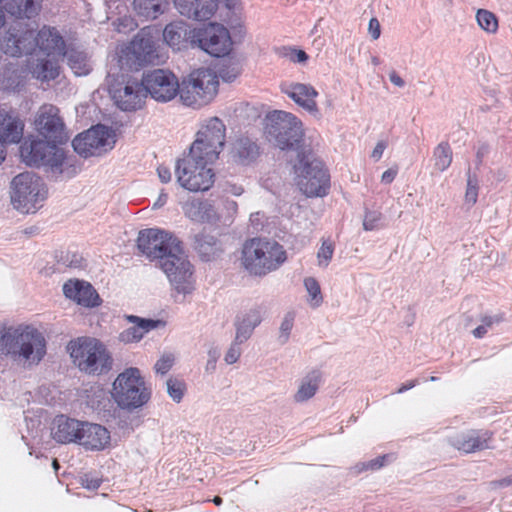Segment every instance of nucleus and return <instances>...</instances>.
<instances>
[{
	"instance_id": "obj_1",
	"label": "nucleus",
	"mask_w": 512,
	"mask_h": 512,
	"mask_svg": "<svg viewBox=\"0 0 512 512\" xmlns=\"http://www.w3.org/2000/svg\"><path fill=\"white\" fill-rule=\"evenodd\" d=\"M271 123L270 133L276 137L278 146L284 149L298 148L302 139V122L292 113L274 111L268 115ZM296 183L308 197L325 196L330 188V176L324 164L315 157L311 149H297L293 164Z\"/></svg>"
},
{
	"instance_id": "obj_2",
	"label": "nucleus",
	"mask_w": 512,
	"mask_h": 512,
	"mask_svg": "<svg viewBox=\"0 0 512 512\" xmlns=\"http://www.w3.org/2000/svg\"><path fill=\"white\" fill-rule=\"evenodd\" d=\"M137 247L150 260L160 261L161 269L177 293L185 295L195 289L193 266L182 242L174 234L158 228L141 230Z\"/></svg>"
},
{
	"instance_id": "obj_3",
	"label": "nucleus",
	"mask_w": 512,
	"mask_h": 512,
	"mask_svg": "<svg viewBox=\"0 0 512 512\" xmlns=\"http://www.w3.org/2000/svg\"><path fill=\"white\" fill-rule=\"evenodd\" d=\"M66 48V42L56 27L43 25L35 34L24 20L11 21L0 38V49L12 57L32 53L47 57L64 56Z\"/></svg>"
},
{
	"instance_id": "obj_4",
	"label": "nucleus",
	"mask_w": 512,
	"mask_h": 512,
	"mask_svg": "<svg viewBox=\"0 0 512 512\" xmlns=\"http://www.w3.org/2000/svg\"><path fill=\"white\" fill-rule=\"evenodd\" d=\"M287 251L274 239L253 237L241 248L240 265L251 276L264 277L287 261Z\"/></svg>"
},
{
	"instance_id": "obj_5",
	"label": "nucleus",
	"mask_w": 512,
	"mask_h": 512,
	"mask_svg": "<svg viewBox=\"0 0 512 512\" xmlns=\"http://www.w3.org/2000/svg\"><path fill=\"white\" fill-rule=\"evenodd\" d=\"M116 60L121 70H139L149 65H159L165 62L156 38L150 28H143L134 38L118 47Z\"/></svg>"
},
{
	"instance_id": "obj_6",
	"label": "nucleus",
	"mask_w": 512,
	"mask_h": 512,
	"mask_svg": "<svg viewBox=\"0 0 512 512\" xmlns=\"http://www.w3.org/2000/svg\"><path fill=\"white\" fill-rule=\"evenodd\" d=\"M73 363L80 371L89 375H101L112 367V357L106 346L98 339L79 337L68 344Z\"/></svg>"
},
{
	"instance_id": "obj_7",
	"label": "nucleus",
	"mask_w": 512,
	"mask_h": 512,
	"mask_svg": "<svg viewBox=\"0 0 512 512\" xmlns=\"http://www.w3.org/2000/svg\"><path fill=\"white\" fill-rule=\"evenodd\" d=\"M151 388L147 385L141 372L130 367L118 374L112 385L111 395L122 409H137L145 405L151 398Z\"/></svg>"
},
{
	"instance_id": "obj_8",
	"label": "nucleus",
	"mask_w": 512,
	"mask_h": 512,
	"mask_svg": "<svg viewBox=\"0 0 512 512\" xmlns=\"http://www.w3.org/2000/svg\"><path fill=\"white\" fill-rule=\"evenodd\" d=\"M218 75L210 68H199L190 72L181 83V102L192 108L209 104L217 95Z\"/></svg>"
},
{
	"instance_id": "obj_9",
	"label": "nucleus",
	"mask_w": 512,
	"mask_h": 512,
	"mask_svg": "<svg viewBox=\"0 0 512 512\" xmlns=\"http://www.w3.org/2000/svg\"><path fill=\"white\" fill-rule=\"evenodd\" d=\"M47 194L45 183L33 172H23L12 179L11 201L21 213H35L43 206Z\"/></svg>"
},
{
	"instance_id": "obj_10",
	"label": "nucleus",
	"mask_w": 512,
	"mask_h": 512,
	"mask_svg": "<svg viewBox=\"0 0 512 512\" xmlns=\"http://www.w3.org/2000/svg\"><path fill=\"white\" fill-rule=\"evenodd\" d=\"M22 161L28 166H44L53 174H62L68 164L63 149L49 140L29 137L20 146Z\"/></svg>"
},
{
	"instance_id": "obj_11",
	"label": "nucleus",
	"mask_w": 512,
	"mask_h": 512,
	"mask_svg": "<svg viewBox=\"0 0 512 512\" xmlns=\"http://www.w3.org/2000/svg\"><path fill=\"white\" fill-rule=\"evenodd\" d=\"M19 344V355L24 359L38 363L46 353V340L41 332L31 326L19 329H8L1 333L3 347L9 352L12 343Z\"/></svg>"
},
{
	"instance_id": "obj_12",
	"label": "nucleus",
	"mask_w": 512,
	"mask_h": 512,
	"mask_svg": "<svg viewBox=\"0 0 512 512\" xmlns=\"http://www.w3.org/2000/svg\"><path fill=\"white\" fill-rule=\"evenodd\" d=\"M176 175L180 185L192 192L208 191L215 182V172L210 164L191 158L177 162Z\"/></svg>"
},
{
	"instance_id": "obj_13",
	"label": "nucleus",
	"mask_w": 512,
	"mask_h": 512,
	"mask_svg": "<svg viewBox=\"0 0 512 512\" xmlns=\"http://www.w3.org/2000/svg\"><path fill=\"white\" fill-rule=\"evenodd\" d=\"M192 46L199 47L211 56L224 57L231 52L233 42L226 27L219 23H209L201 28H195Z\"/></svg>"
},
{
	"instance_id": "obj_14",
	"label": "nucleus",
	"mask_w": 512,
	"mask_h": 512,
	"mask_svg": "<svg viewBox=\"0 0 512 512\" xmlns=\"http://www.w3.org/2000/svg\"><path fill=\"white\" fill-rule=\"evenodd\" d=\"M146 95L158 102H169L181 94V84L177 76L164 69H155L142 77Z\"/></svg>"
},
{
	"instance_id": "obj_15",
	"label": "nucleus",
	"mask_w": 512,
	"mask_h": 512,
	"mask_svg": "<svg viewBox=\"0 0 512 512\" xmlns=\"http://www.w3.org/2000/svg\"><path fill=\"white\" fill-rule=\"evenodd\" d=\"M35 128L39 135L52 143L62 144L68 140L60 110L53 104H43L39 108L35 118Z\"/></svg>"
},
{
	"instance_id": "obj_16",
	"label": "nucleus",
	"mask_w": 512,
	"mask_h": 512,
	"mask_svg": "<svg viewBox=\"0 0 512 512\" xmlns=\"http://www.w3.org/2000/svg\"><path fill=\"white\" fill-rule=\"evenodd\" d=\"M113 144L112 135L103 125L94 126L80 133L72 141L74 150L85 158L101 155L111 149Z\"/></svg>"
},
{
	"instance_id": "obj_17",
	"label": "nucleus",
	"mask_w": 512,
	"mask_h": 512,
	"mask_svg": "<svg viewBox=\"0 0 512 512\" xmlns=\"http://www.w3.org/2000/svg\"><path fill=\"white\" fill-rule=\"evenodd\" d=\"M116 105L123 111H135L142 108L147 97L143 79L127 78L111 90Z\"/></svg>"
},
{
	"instance_id": "obj_18",
	"label": "nucleus",
	"mask_w": 512,
	"mask_h": 512,
	"mask_svg": "<svg viewBox=\"0 0 512 512\" xmlns=\"http://www.w3.org/2000/svg\"><path fill=\"white\" fill-rule=\"evenodd\" d=\"M494 433L484 429L461 431L449 438V444L464 454L491 449Z\"/></svg>"
},
{
	"instance_id": "obj_19",
	"label": "nucleus",
	"mask_w": 512,
	"mask_h": 512,
	"mask_svg": "<svg viewBox=\"0 0 512 512\" xmlns=\"http://www.w3.org/2000/svg\"><path fill=\"white\" fill-rule=\"evenodd\" d=\"M43 0H0V28L5 26L7 12L12 21L36 18L42 10Z\"/></svg>"
},
{
	"instance_id": "obj_20",
	"label": "nucleus",
	"mask_w": 512,
	"mask_h": 512,
	"mask_svg": "<svg viewBox=\"0 0 512 512\" xmlns=\"http://www.w3.org/2000/svg\"><path fill=\"white\" fill-rule=\"evenodd\" d=\"M282 93L291 98L297 105L310 113L318 112L316 98L317 90L310 84L298 82H283L280 85Z\"/></svg>"
},
{
	"instance_id": "obj_21",
	"label": "nucleus",
	"mask_w": 512,
	"mask_h": 512,
	"mask_svg": "<svg viewBox=\"0 0 512 512\" xmlns=\"http://www.w3.org/2000/svg\"><path fill=\"white\" fill-rule=\"evenodd\" d=\"M63 292L67 298L84 307H96L101 304L97 291L85 281L69 280L64 284Z\"/></svg>"
},
{
	"instance_id": "obj_22",
	"label": "nucleus",
	"mask_w": 512,
	"mask_h": 512,
	"mask_svg": "<svg viewBox=\"0 0 512 512\" xmlns=\"http://www.w3.org/2000/svg\"><path fill=\"white\" fill-rule=\"evenodd\" d=\"M180 14L194 20L210 19L218 8V0H174Z\"/></svg>"
},
{
	"instance_id": "obj_23",
	"label": "nucleus",
	"mask_w": 512,
	"mask_h": 512,
	"mask_svg": "<svg viewBox=\"0 0 512 512\" xmlns=\"http://www.w3.org/2000/svg\"><path fill=\"white\" fill-rule=\"evenodd\" d=\"M79 444L87 450H103L110 444V432L99 424L82 423Z\"/></svg>"
},
{
	"instance_id": "obj_24",
	"label": "nucleus",
	"mask_w": 512,
	"mask_h": 512,
	"mask_svg": "<svg viewBox=\"0 0 512 512\" xmlns=\"http://www.w3.org/2000/svg\"><path fill=\"white\" fill-rule=\"evenodd\" d=\"M81 426L82 422L59 415L53 421L51 435L55 441L61 444L79 443Z\"/></svg>"
},
{
	"instance_id": "obj_25",
	"label": "nucleus",
	"mask_w": 512,
	"mask_h": 512,
	"mask_svg": "<svg viewBox=\"0 0 512 512\" xmlns=\"http://www.w3.org/2000/svg\"><path fill=\"white\" fill-rule=\"evenodd\" d=\"M194 29H190L189 25L184 21H174L166 25L163 30L164 41L175 50H181L192 45V34Z\"/></svg>"
},
{
	"instance_id": "obj_26",
	"label": "nucleus",
	"mask_w": 512,
	"mask_h": 512,
	"mask_svg": "<svg viewBox=\"0 0 512 512\" xmlns=\"http://www.w3.org/2000/svg\"><path fill=\"white\" fill-rule=\"evenodd\" d=\"M197 145L211 143L224 148L226 141V126L218 117L208 119L199 129L196 135Z\"/></svg>"
},
{
	"instance_id": "obj_27",
	"label": "nucleus",
	"mask_w": 512,
	"mask_h": 512,
	"mask_svg": "<svg viewBox=\"0 0 512 512\" xmlns=\"http://www.w3.org/2000/svg\"><path fill=\"white\" fill-rule=\"evenodd\" d=\"M126 319L135 325L119 334V340L125 344L139 342L147 332L157 328L161 323L159 320L144 319L134 315L126 316Z\"/></svg>"
},
{
	"instance_id": "obj_28",
	"label": "nucleus",
	"mask_w": 512,
	"mask_h": 512,
	"mask_svg": "<svg viewBox=\"0 0 512 512\" xmlns=\"http://www.w3.org/2000/svg\"><path fill=\"white\" fill-rule=\"evenodd\" d=\"M24 123L16 115L0 114V139L1 144L19 143L23 137Z\"/></svg>"
},
{
	"instance_id": "obj_29",
	"label": "nucleus",
	"mask_w": 512,
	"mask_h": 512,
	"mask_svg": "<svg viewBox=\"0 0 512 512\" xmlns=\"http://www.w3.org/2000/svg\"><path fill=\"white\" fill-rule=\"evenodd\" d=\"M261 308L256 307L237 316L236 341H246L257 325L261 323Z\"/></svg>"
},
{
	"instance_id": "obj_30",
	"label": "nucleus",
	"mask_w": 512,
	"mask_h": 512,
	"mask_svg": "<svg viewBox=\"0 0 512 512\" xmlns=\"http://www.w3.org/2000/svg\"><path fill=\"white\" fill-rule=\"evenodd\" d=\"M63 56L38 57L37 62L31 67L34 78L41 81L56 79L60 74L59 60Z\"/></svg>"
},
{
	"instance_id": "obj_31",
	"label": "nucleus",
	"mask_w": 512,
	"mask_h": 512,
	"mask_svg": "<svg viewBox=\"0 0 512 512\" xmlns=\"http://www.w3.org/2000/svg\"><path fill=\"white\" fill-rule=\"evenodd\" d=\"M233 158L240 164H248L259 155V147L248 137H239L232 146Z\"/></svg>"
},
{
	"instance_id": "obj_32",
	"label": "nucleus",
	"mask_w": 512,
	"mask_h": 512,
	"mask_svg": "<svg viewBox=\"0 0 512 512\" xmlns=\"http://www.w3.org/2000/svg\"><path fill=\"white\" fill-rule=\"evenodd\" d=\"M168 7L169 0H133L135 12L146 20L157 19Z\"/></svg>"
},
{
	"instance_id": "obj_33",
	"label": "nucleus",
	"mask_w": 512,
	"mask_h": 512,
	"mask_svg": "<svg viewBox=\"0 0 512 512\" xmlns=\"http://www.w3.org/2000/svg\"><path fill=\"white\" fill-rule=\"evenodd\" d=\"M195 249L203 260L209 261L219 252L220 246L216 236L204 229L195 236Z\"/></svg>"
},
{
	"instance_id": "obj_34",
	"label": "nucleus",
	"mask_w": 512,
	"mask_h": 512,
	"mask_svg": "<svg viewBox=\"0 0 512 512\" xmlns=\"http://www.w3.org/2000/svg\"><path fill=\"white\" fill-rule=\"evenodd\" d=\"M222 150L223 148L213 145L211 143L202 142V144L197 145L196 138L190 147V153L187 158H191L212 165L214 162L218 160Z\"/></svg>"
},
{
	"instance_id": "obj_35",
	"label": "nucleus",
	"mask_w": 512,
	"mask_h": 512,
	"mask_svg": "<svg viewBox=\"0 0 512 512\" xmlns=\"http://www.w3.org/2000/svg\"><path fill=\"white\" fill-rule=\"evenodd\" d=\"M64 57H67L68 65L75 75L83 76L90 72V66L85 53L74 48H66Z\"/></svg>"
},
{
	"instance_id": "obj_36",
	"label": "nucleus",
	"mask_w": 512,
	"mask_h": 512,
	"mask_svg": "<svg viewBox=\"0 0 512 512\" xmlns=\"http://www.w3.org/2000/svg\"><path fill=\"white\" fill-rule=\"evenodd\" d=\"M321 380V374L317 371H313L303 380L297 393L295 394V400L302 402L313 397L318 390L319 383Z\"/></svg>"
},
{
	"instance_id": "obj_37",
	"label": "nucleus",
	"mask_w": 512,
	"mask_h": 512,
	"mask_svg": "<svg viewBox=\"0 0 512 512\" xmlns=\"http://www.w3.org/2000/svg\"><path fill=\"white\" fill-rule=\"evenodd\" d=\"M435 167L445 171L452 163V150L448 142H441L434 150Z\"/></svg>"
},
{
	"instance_id": "obj_38",
	"label": "nucleus",
	"mask_w": 512,
	"mask_h": 512,
	"mask_svg": "<svg viewBox=\"0 0 512 512\" xmlns=\"http://www.w3.org/2000/svg\"><path fill=\"white\" fill-rule=\"evenodd\" d=\"M304 286L309 294L308 302L311 307L317 308L323 302V296L318 281L313 277L305 278Z\"/></svg>"
},
{
	"instance_id": "obj_39",
	"label": "nucleus",
	"mask_w": 512,
	"mask_h": 512,
	"mask_svg": "<svg viewBox=\"0 0 512 512\" xmlns=\"http://www.w3.org/2000/svg\"><path fill=\"white\" fill-rule=\"evenodd\" d=\"M504 320L503 314H498L495 316L484 315L481 316L480 321L481 324L477 326L473 331L472 335L476 339H481L485 337L488 333V330L493 327L494 324H498Z\"/></svg>"
},
{
	"instance_id": "obj_40",
	"label": "nucleus",
	"mask_w": 512,
	"mask_h": 512,
	"mask_svg": "<svg viewBox=\"0 0 512 512\" xmlns=\"http://www.w3.org/2000/svg\"><path fill=\"white\" fill-rule=\"evenodd\" d=\"M476 19L479 26L489 33H495L498 29V19L490 11L479 9L476 14Z\"/></svg>"
},
{
	"instance_id": "obj_41",
	"label": "nucleus",
	"mask_w": 512,
	"mask_h": 512,
	"mask_svg": "<svg viewBox=\"0 0 512 512\" xmlns=\"http://www.w3.org/2000/svg\"><path fill=\"white\" fill-rule=\"evenodd\" d=\"M167 392L175 402L179 403L186 392V384L181 379L171 377L167 380Z\"/></svg>"
},
{
	"instance_id": "obj_42",
	"label": "nucleus",
	"mask_w": 512,
	"mask_h": 512,
	"mask_svg": "<svg viewBox=\"0 0 512 512\" xmlns=\"http://www.w3.org/2000/svg\"><path fill=\"white\" fill-rule=\"evenodd\" d=\"M334 254V243L329 240H323L321 247L317 252V260L319 266H328Z\"/></svg>"
},
{
	"instance_id": "obj_43",
	"label": "nucleus",
	"mask_w": 512,
	"mask_h": 512,
	"mask_svg": "<svg viewBox=\"0 0 512 512\" xmlns=\"http://www.w3.org/2000/svg\"><path fill=\"white\" fill-rule=\"evenodd\" d=\"M382 214L377 211H369L365 213L363 220V228L366 231H372L380 227Z\"/></svg>"
},
{
	"instance_id": "obj_44",
	"label": "nucleus",
	"mask_w": 512,
	"mask_h": 512,
	"mask_svg": "<svg viewBox=\"0 0 512 512\" xmlns=\"http://www.w3.org/2000/svg\"><path fill=\"white\" fill-rule=\"evenodd\" d=\"M174 365V356L172 354L162 355L154 365L157 374L165 375Z\"/></svg>"
},
{
	"instance_id": "obj_45",
	"label": "nucleus",
	"mask_w": 512,
	"mask_h": 512,
	"mask_svg": "<svg viewBox=\"0 0 512 512\" xmlns=\"http://www.w3.org/2000/svg\"><path fill=\"white\" fill-rule=\"evenodd\" d=\"M477 199H478L477 180L475 178H472L471 176H469L468 180H467V188H466V192H465V201L470 205H474L477 202Z\"/></svg>"
},
{
	"instance_id": "obj_46",
	"label": "nucleus",
	"mask_w": 512,
	"mask_h": 512,
	"mask_svg": "<svg viewBox=\"0 0 512 512\" xmlns=\"http://www.w3.org/2000/svg\"><path fill=\"white\" fill-rule=\"evenodd\" d=\"M294 319H295V314L293 312H289L285 315V317L281 323L280 333H281V337H283L284 341H286L289 337V334L294 325Z\"/></svg>"
},
{
	"instance_id": "obj_47",
	"label": "nucleus",
	"mask_w": 512,
	"mask_h": 512,
	"mask_svg": "<svg viewBox=\"0 0 512 512\" xmlns=\"http://www.w3.org/2000/svg\"><path fill=\"white\" fill-rule=\"evenodd\" d=\"M239 344H241V343L239 341L235 340V342L231 345V347L229 348V350L227 351V353L225 355L226 363L233 364V363L237 362V360L239 359V357L241 355V351L238 346Z\"/></svg>"
},
{
	"instance_id": "obj_48",
	"label": "nucleus",
	"mask_w": 512,
	"mask_h": 512,
	"mask_svg": "<svg viewBox=\"0 0 512 512\" xmlns=\"http://www.w3.org/2000/svg\"><path fill=\"white\" fill-rule=\"evenodd\" d=\"M136 28V23L131 17H124L118 19V23L116 24V29L118 32H127L132 31Z\"/></svg>"
},
{
	"instance_id": "obj_49",
	"label": "nucleus",
	"mask_w": 512,
	"mask_h": 512,
	"mask_svg": "<svg viewBox=\"0 0 512 512\" xmlns=\"http://www.w3.org/2000/svg\"><path fill=\"white\" fill-rule=\"evenodd\" d=\"M387 455L379 456L373 460H370L369 462L363 464V469L365 470H377L384 466L385 461L387 459Z\"/></svg>"
},
{
	"instance_id": "obj_50",
	"label": "nucleus",
	"mask_w": 512,
	"mask_h": 512,
	"mask_svg": "<svg viewBox=\"0 0 512 512\" xmlns=\"http://www.w3.org/2000/svg\"><path fill=\"white\" fill-rule=\"evenodd\" d=\"M369 33L374 40H377L381 34V26L377 18H371L368 27Z\"/></svg>"
},
{
	"instance_id": "obj_51",
	"label": "nucleus",
	"mask_w": 512,
	"mask_h": 512,
	"mask_svg": "<svg viewBox=\"0 0 512 512\" xmlns=\"http://www.w3.org/2000/svg\"><path fill=\"white\" fill-rule=\"evenodd\" d=\"M239 74V69L236 67H232L231 71H229V67L222 68L220 71V76L224 81L231 82L233 81Z\"/></svg>"
},
{
	"instance_id": "obj_52",
	"label": "nucleus",
	"mask_w": 512,
	"mask_h": 512,
	"mask_svg": "<svg viewBox=\"0 0 512 512\" xmlns=\"http://www.w3.org/2000/svg\"><path fill=\"white\" fill-rule=\"evenodd\" d=\"M397 173L398 170L396 168H390L382 174L381 181L389 184L395 179Z\"/></svg>"
},
{
	"instance_id": "obj_53",
	"label": "nucleus",
	"mask_w": 512,
	"mask_h": 512,
	"mask_svg": "<svg viewBox=\"0 0 512 512\" xmlns=\"http://www.w3.org/2000/svg\"><path fill=\"white\" fill-rule=\"evenodd\" d=\"M157 172L163 183H167L171 180V172L167 167L160 166L158 167Z\"/></svg>"
},
{
	"instance_id": "obj_54",
	"label": "nucleus",
	"mask_w": 512,
	"mask_h": 512,
	"mask_svg": "<svg viewBox=\"0 0 512 512\" xmlns=\"http://www.w3.org/2000/svg\"><path fill=\"white\" fill-rule=\"evenodd\" d=\"M418 384V380L417 379H414V380H410L404 384H402L398 389H397V393H404L405 391L407 390H410L412 388H414L416 385Z\"/></svg>"
},
{
	"instance_id": "obj_55",
	"label": "nucleus",
	"mask_w": 512,
	"mask_h": 512,
	"mask_svg": "<svg viewBox=\"0 0 512 512\" xmlns=\"http://www.w3.org/2000/svg\"><path fill=\"white\" fill-rule=\"evenodd\" d=\"M389 79L394 85L398 87H403L405 84L404 80L395 71H392L389 74Z\"/></svg>"
},
{
	"instance_id": "obj_56",
	"label": "nucleus",
	"mask_w": 512,
	"mask_h": 512,
	"mask_svg": "<svg viewBox=\"0 0 512 512\" xmlns=\"http://www.w3.org/2000/svg\"><path fill=\"white\" fill-rule=\"evenodd\" d=\"M384 150H385V144L382 142H379L372 152V157L377 160L380 159Z\"/></svg>"
},
{
	"instance_id": "obj_57",
	"label": "nucleus",
	"mask_w": 512,
	"mask_h": 512,
	"mask_svg": "<svg viewBox=\"0 0 512 512\" xmlns=\"http://www.w3.org/2000/svg\"><path fill=\"white\" fill-rule=\"evenodd\" d=\"M494 484L499 487H505V486L512 485V476L495 481Z\"/></svg>"
},
{
	"instance_id": "obj_58",
	"label": "nucleus",
	"mask_w": 512,
	"mask_h": 512,
	"mask_svg": "<svg viewBox=\"0 0 512 512\" xmlns=\"http://www.w3.org/2000/svg\"><path fill=\"white\" fill-rule=\"evenodd\" d=\"M295 56L296 57L293 58L295 62H304L308 58L307 54L303 50H297Z\"/></svg>"
},
{
	"instance_id": "obj_59",
	"label": "nucleus",
	"mask_w": 512,
	"mask_h": 512,
	"mask_svg": "<svg viewBox=\"0 0 512 512\" xmlns=\"http://www.w3.org/2000/svg\"><path fill=\"white\" fill-rule=\"evenodd\" d=\"M192 206H197L198 209H205V210H207V207L209 205L207 203H204V202H197L196 204H192Z\"/></svg>"
},
{
	"instance_id": "obj_60",
	"label": "nucleus",
	"mask_w": 512,
	"mask_h": 512,
	"mask_svg": "<svg viewBox=\"0 0 512 512\" xmlns=\"http://www.w3.org/2000/svg\"><path fill=\"white\" fill-rule=\"evenodd\" d=\"M99 486H100V483H99V481H98V480H94V481L90 482V484H87V487H88V488H94V489H96V488H98Z\"/></svg>"
},
{
	"instance_id": "obj_61",
	"label": "nucleus",
	"mask_w": 512,
	"mask_h": 512,
	"mask_svg": "<svg viewBox=\"0 0 512 512\" xmlns=\"http://www.w3.org/2000/svg\"><path fill=\"white\" fill-rule=\"evenodd\" d=\"M212 501H213V503H214L215 505H217V506H219V505H221V504H222V498H221V497H219V496H215V497L213 498V500H212Z\"/></svg>"
},
{
	"instance_id": "obj_62",
	"label": "nucleus",
	"mask_w": 512,
	"mask_h": 512,
	"mask_svg": "<svg viewBox=\"0 0 512 512\" xmlns=\"http://www.w3.org/2000/svg\"><path fill=\"white\" fill-rule=\"evenodd\" d=\"M52 465H53V468L55 469V471H57L60 467L57 459L53 460Z\"/></svg>"
},
{
	"instance_id": "obj_63",
	"label": "nucleus",
	"mask_w": 512,
	"mask_h": 512,
	"mask_svg": "<svg viewBox=\"0 0 512 512\" xmlns=\"http://www.w3.org/2000/svg\"><path fill=\"white\" fill-rule=\"evenodd\" d=\"M437 379H438L437 377H435V376H431L429 380H430V381H436Z\"/></svg>"
}]
</instances>
